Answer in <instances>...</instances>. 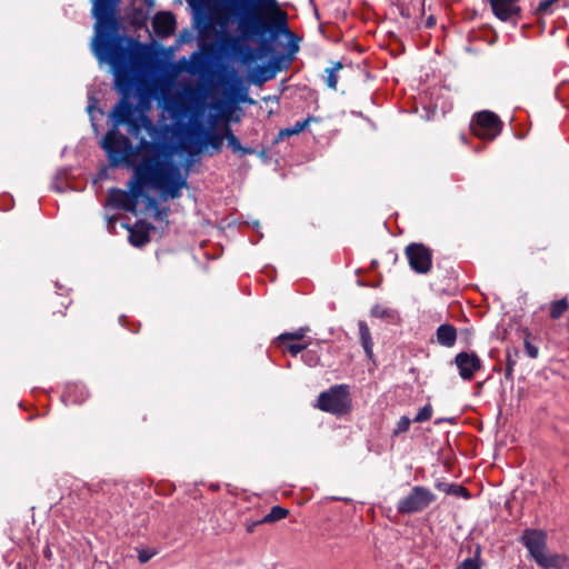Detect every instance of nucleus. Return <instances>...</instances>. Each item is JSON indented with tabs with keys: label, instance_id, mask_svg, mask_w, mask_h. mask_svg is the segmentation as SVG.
I'll list each match as a JSON object with an SVG mask.
<instances>
[{
	"label": "nucleus",
	"instance_id": "nucleus-1",
	"mask_svg": "<svg viewBox=\"0 0 569 569\" xmlns=\"http://www.w3.org/2000/svg\"><path fill=\"white\" fill-rule=\"evenodd\" d=\"M121 1L91 0V17L94 19L91 49L98 60H107L111 64L114 89L121 94L109 113L112 128L101 140V148L112 168L122 163L133 166L132 158L136 156L140 157V162L149 157L172 159L164 154V148L159 142V128L146 110L129 99L144 49L139 41L119 34L122 28Z\"/></svg>",
	"mask_w": 569,
	"mask_h": 569
},
{
	"label": "nucleus",
	"instance_id": "nucleus-2",
	"mask_svg": "<svg viewBox=\"0 0 569 569\" xmlns=\"http://www.w3.org/2000/svg\"><path fill=\"white\" fill-rule=\"evenodd\" d=\"M192 8L204 7V0H186ZM200 33L219 26L224 29L229 22L237 26L238 36L223 33L221 48L250 64L272 51L271 42L279 34L292 37L288 16L277 0H240L223 7H209Z\"/></svg>",
	"mask_w": 569,
	"mask_h": 569
},
{
	"label": "nucleus",
	"instance_id": "nucleus-3",
	"mask_svg": "<svg viewBox=\"0 0 569 569\" xmlns=\"http://www.w3.org/2000/svg\"><path fill=\"white\" fill-rule=\"evenodd\" d=\"M189 169H182L173 159L146 158L134 167V174L128 181V190L111 188L108 206L112 209L137 212L143 187L157 190L162 200L177 199L188 187Z\"/></svg>",
	"mask_w": 569,
	"mask_h": 569
},
{
	"label": "nucleus",
	"instance_id": "nucleus-4",
	"mask_svg": "<svg viewBox=\"0 0 569 569\" xmlns=\"http://www.w3.org/2000/svg\"><path fill=\"white\" fill-rule=\"evenodd\" d=\"M520 542L527 548L535 562L543 569H562L567 566L568 558L563 553H550L547 551V535L542 530L526 529L520 537Z\"/></svg>",
	"mask_w": 569,
	"mask_h": 569
},
{
	"label": "nucleus",
	"instance_id": "nucleus-5",
	"mask_svg": "<svg viewBox=\"0 0 569 569\" xmlns=\"http://www.w3.org/2000/svg\"><path fill=\"white\" fill-rule=\"evenodd\" d=\"M316 407L321 411L335 416H343L351 408L350 390L348 385H336L318 396Z\"/></svg>",
	"mask_w": 569,
	"mask_h": 569
},
{
	"label": "nucleus",
	"instance_id": "nucleus-6",
	"mask_svg": "<svg viewBox=\"0 0 569 569\" xmlns=\"http://www.w3.org/2000/svg\"><path fill=\"white\" fill-rule=\"evenodd\" d=\"M201 134L202 129L200 126L188 129L182 141L183 150L190 154L199 153L204 144L210 146L216 152L221 150L223 139H226L224 133L219 134L210 131L206 134V140L202 139Z\"/></svg>",
	"mask_w": 569,
	"mask_h": 569
},
{
	"label": "nucleus",
	"instance_id": "nucleus-7",
	"mask_svg": "<svg viewBox=\"0 0 569 569\" xmlns=\"http://www.w3.org/2000/svg\"><path fill=\"white\" fill-rule=\"evenodd\" d=\"M436 500L433 492L421 486H416L410 493L397 503L398 512L402 515L417 513L429 507Z\"/></svg>",
	"mask_w": 569,
	"mask_h": 569
},
{
	"label": "nucleus",
	"instance_id": "nucleus-8",
	"mask_svg": "<svg viewBox=\"0 0 569 569\" xmlns=\"http://www.w3.org/2000/svg\"><path fill=\"white\" fill-rule=\"evenodd\" d=\"M502 122L499 117L491 111L478 112L470 124L472 133L482 140H493L501 131Z\"/></svg>",
	"mask_w": 569,
	"mask_h": 569
},
{
	"label": "nucleus",
	"instance_id": "nucleus-9",
	"mask_svg": "<svg viewBox=\"0 0 569 569\" xmlns=\"http://www.w3.org/2000/svg\"><path fill=\"white\" fill-rule=\"evenodd\" d=\"M410 268L417 273H428L432 266V253L422 243H410L405 249Z\"/></svg>",
	"mask_w": 569,
	"mask_h": 569
},
{
	"label": "nucleus",
	"instance_id": "nucleus-10",
	"mask_svg": "<svg viewBox=\"0 0 569 569\" xmlns=\"http://www.w3.org/2000/svg\"><path fill=\"white\" fill-rule=\"evenodd\" d=\"M455 365L458 368L459 376L463 380H471L475 373L482 367L481 359L475 352H459L455 357Z\"/></svg>",
	"mask_w": 569,
	"mask_h": 569
},
{
	"label": "nucleus",
	"instance_id": "nucleus-11",
	"mask_svg": "<svg viewBox=\"0 0 569 569\" xmlns=\"http://www.w3.org/2000/svg\"><path fill=\"white\" fill-rule=\"evenodd\" d=\"M152 28L157 36L169 37L174 33L176 18L169 11L158 12L152 20Z\"/></svg>",
	"mask_w": 569,
	"mask_h": 569
},
{
	"label": "nucleus",
	"instance_id": "nucleus-12",
	"mask_svg": "<svg viewBox=\"0 0 569 569\" xmlns=\"http://www.w3.org/2000/svg\"><path fill=\"white\" fill-rule=\"evenodd\" d=\"M490 4L496 17L502 21L510 20L520 12L517 0H490Z\"/></svg>",
	"mask_w": 569,
	"mask_h": 569
},
{
	"label": "nucleus",
	"instance_id": "nucleus-13",
	"mask_svg": "<svg viewBox=\"0 0 569 569\" xmlns=\"http://www.w3.org/2000/svg\"><path fill=\"white\" fill-rule=\"evenodd\" d=\"M153 226L146 222H137L132 228H129V241L133 247H142L150 241L149 232Z\"/></svg>",
	"mask_w": 569,
	"mask_h": 569
},
{
	"label": "nucleus",
	"instance_id": "nucleus-14",
	"mask_svg": "<svg viewBox=\"0 0 569 569\" xmlns=\"http://www.w3.org/2000/svg\"><path fill=\"white\" fill-rule=\"evenodd\" d=\"M437 342L446 348H451L457 341V329L450 323H443L436 331Z\"/></svg>",
	"mask_w": 569,
	"mask_h": 569
},
{
	"label": "nucleus",
	"instance_id": "nucleus-15",
	"mask_svg": "<svg viewBox=\"0 0 569 569\" xmlns=\"http://www.w3.org/2000/svg\"><path fill=\"white\" fill-rule=\"evenodd\" d=\"M224 137L227 139L228 147L231 148L234 153H238L241 157L254 153V149L243 147L240 143V140L234 136L232 129L228 124L224 127Z\"/></svg>",
	"mask_w": 569,
	"mask_h": 569
},
{
	"label": "nucleus",
	"instance_id": "nucleus-16",
	"mask_svg": "<svg viewBox=\"0 0 569 569\" xmlns=\"http://www.w3.org/2000/svg\"><path fill=\"white\" fill-rule=\"evenodd\" d=\"M313 120H315L313 117H308L302 121L296 122L290 128L281 129L274 139V143H279L280 141H283L284 139H287L289 137L297 136V134L301 133L309 126V123Z\"/></svg>",
	"mask_w": 569,
	"mask_h": 569
},
{
	"label": "nucleus",
	"instance_id": "nucleus-17",
	"mask_svg": "<svg viewBox=\"0 0 569 569\" xmlns=\"http://www.w3.org/2000/svg\"><path fill=\"white\" fill-rule=\"evenodd\" d=\"M358 327L361 346L363 347L367 357L371 359L373 357V341L370 329L362 320L358 322Z\"/></svg>",
	"mask_w": 569,
	"mask_h": 569
},
{
	"label": "nucleus",
	"instance_id": "nucleus-18",
	"mask_svg": "<svg viewBox=\"0 0 569 569\" xmlns=\"http://www.w3.org/2000/svg\"><path fill=\"white\" fill-rule=\"evenodd\" d=\"M436 487L440 491H443V492H446L447 495H450V496L462 497V498H466V499H468L470 497V493H469L468 489L466 487L461 486V485L448 483V482H438Z\"/></svg>",
	"mask_w": 569,
	"mask_h": 569
},
{
	"label": "nucleus",
	"instance_id": "nucleus-19",
	"mask_svg": "<svg viewBox=\"0 0 569 569\" xmlns=\"http://www.w3.org/2000/svg\"><path fill=\"white\" fill-rule=\"evenodd\" d=\"M147 207L148 209H151L153 211L154 219L158 221H164L166 224L169 223L168 221V212L169 208H160L158 206L157 200L153 197H147Z\"/></svg>",
	"mask_w": 569,
	"mask_h": 569
},
{
	"label": "nucleus",
	"instance_id": "nucleus-20",
	"mask_svg": "<svg viewBox=\"0 0 569 569\" xmlns=\"http://www.w3.org/2000/svg\"><path fill=\"white\" fill-rule=\"evenodd\" d=\"M289 511L286 508L280 506H274L271 508L270 512L267 513L259 522L272 523L284 519L288 516Z\"/></svg>",
	"mask_w": 569,
	"mask_h": 569
},
{
	"label": "nucleus",
	"instance_id": "nucleus-21",
	"mask_svg": "<svg viewBox=\"0 0 569 569\" xmlns=\"http://www.w3.org/2000/svg\"><path fill=\"white\" fill-rule=\"evenodd\" d=\"M256 78L253 82L256 84L261 86L266 81H269L274 78L276 72L274 70L270 69L269 67H258L256 70Z\"/></svg>",
	"mask_w": 569,
	"mask_h": 569
},
{
	"label": "nucleus",
	"instance_id": "nucleus-22",
	"mask_svg": "<svg viewBox=\"0 0 569 569\" xmlns=\"http://www.w3.org/2000/svg\"><path fill=\"white\" fill-rule=\"evenodd\" d=\"M568 310V301L566 298L551 302L550 305V317L552 319H559Z\"/></svg>",
	"mask_w": 569,
	"mask_h": 569
},
{
	"label": "nucleus",
	"instance_id": "nucleus-23",
	"mask_svg": "<svg viewBox=\"0 0 569 569\" xmlns=\"http://www.w3.org/2000/svg\"><path fill=\"white\" fill-rule=\"evenodd\" d=\"M340 69H342V63L336 62L331 68L326 70V72H327L326 83L332 90L337 89V83H338L337 72Z\"/></svg>",
	"mask_w": 569,
	"mask_h": 569
},
{
	"label": "nucleus",
	"instance_id": "nucleus-24",
	"mask_svg": "<svg viewBox=\"0 0 569 569\" xmlns=\"http://www.w3.org/2000/svg\"><path fill=\"white\" fill-rule=\"evenodd\" d=\"M307 328H299L293 332H284L277 338L279 342L298 341L305 338Z\"/></svg>",
	"mask_w": 569,
	"mask_h": 569
},
{
	"label": "nucleus",
	"instance_id": "nucleus-25",
	"mask_svg": "<svg viewBox=\"0 0 569 569\" xmlns=\"http://www.w3.org/2000/svg\"><path fill=\"white\" fill-rule=\"evenodd\" d=\"M523 346L528 357H530L531 359L538 358L539 348L532 343L531 333L527 330L525 331Z\"/></svg>",
	"mask_w": 569,
	"mask_h": 569
},
{
	"label": "nucleus",
	"instance_id": "nucleus-26",
	"mask_svg": "<svg viewBox=\"0 0 569 569\" xmlns=\"http://www.w3.org/2000/svg\"><path fill=\"white\" fill-rule=\"evenodd\" d=\"M232 92L239 101L249 103L253 102L251 99L248 98V89L239 80L233 86Z\"/></svg>",
	"mask_w": 569,
	"mask_h": 569
},
{
	"label": "nucleus",
	"instance_id": "nucleus-27",
	"mask_svg": "<svg viewBox=\"0 0 569 569\" xmlns=\"http://www.w3.org/2000/svg\"><path fill=\"white\" fill-rule=\"evenodd\" d=\"M431 417H432V407H431V405L428 403V405L423 406L418 411V413L413 418V421L415 422H425V421H428L429 419H431Z\"/></svg>",
	"mask_w": 569,
	"mask_h": 569
},
{
	"label": "nucleus",
	"instance_id": "nucleus-28",
	"mask_svg": "<svg viewBox=\"0 0 569 569\" xmlns=\"http://www.w3.org/2000/svg\"><path fill=\"white\" fill-rule=\"evenodd\" d=\"M410 422L411 420L408 417H401L397 423V428L395 429L393 435L397 436L402 432H406L410 427Z\"/></svg>",
	"mask_w": 569,
	"mask_h": 569
},
{
	"label": "nucleus",
	"instance_id": "nucleus-29",
	"mask_svg": "<svg viewBox=\"0 0 569 569\" xmlns=\"http://www.w3.org/2000/svg\"><path fill=\"white\" fill-rule=\"evenodd\" d=\"M558 0H542L538 4L536 12L539 14H547L550 11V8L557 2Z\"/></svg>",
	"mask_w": 569,
	"mask_h": 569
},
{
	"label": "nucleus",
	"instance_id": "nucleus-30",
	"mask_svg": "<svg viewBox=\"0 0 569 569\" xmlns=\"http://www.w3.org/2000/svg\"><path fill=\"white\" fill-rule=\"evenodd\" d=\"M457 569H480L478 559L467 558L465 559Z\"/></svg>",
	"mask_w": 569,
	"mask_h": 569
},
{
	"label": "nucleus",
	"instance_id": "nucleus-31",
	"mask_svg": "<svg viewBox=\"0 0 569 569\" xmlns=\"http://www.w3.org/2000/svg\"><path fill=\"white\" fill-rule=\"evenodd\" d=\"M516 363H517L516 360L510 355H508L506 370H505L506 379L512 380V373H513Z\"/></svg>",
	"mask_w": 569,
	"mask_h": 569
},
{
	"label": "nucleus",
	"instance_id": "nucleus-32",
	"mask_svg": "<svg viewBox=\"0 0 569 569\" xmlns=\"http://www.w3.org/2000/svg\"><path fill=\"white\" fill-rule=\"evenodd\" d=\"M371 316L372 317H376V318H386V317H389L390 316V311L386 308H383L382 306H375L372 309H371Z\"/></svg>",
	"mask_w": 569,
	"mask_h": 569
},
{
	"label": "nucleus",
	"instance_id": "nucleus-33",
	"mask_svg": "<svg viewBox=\"0 0 569 569\" xmlns=\"http://www.w3.org/2000/svg\"><path fill=\"white\" fill-rule=\"evenodd\" d=\"M306 348H307V345H299V343H289L286 346L287 351L293 357H296L298 353H300Z\"/></svg>",
	"mask_w": 569,
	"mask_h": 569
},
{
	"label": "nucleus",
	"instance_id": "nucleus-34",
	"mask_svg": "<svg viewBox=\"0 0 569 569\" xmlns=\"http://www.w3.org/2000/svg\"><path fill=\"white\" fill-rule=\"evenodd\" d=\"M178 107L181 112H187L189 110V108L186 106L184 99L182 97H180L178 99Z\"/></svg>",
	"mask_w": 569,
	"mask_h": 569
},
{
	"label": "nucleus",
	"instance_id": "nucleus-35",
	"mask_svg": "<svg viewBox=\"0 0 569 569\" xmlns=\"http://www.w3.org/2000/svg\"><path fill=\"white\" fill-rule=\"evenodd\" d=\"M262 522H259L258 521H253V522H250V523H247V532L249 533H252L254 531V528L258 526V525H261Z\"/></svg>",
	"mask_w": 569,
	"mask_h": 569
},
{
	"label": "nucleus",
	"instance_id": "nucleus-36",
	"mask_svg": "<svg viewBox=\"0 0 569 569\" xmlns=\"http://www.w3.org/2000/svg\"><path fill=\"white\" fill-rule=\"evenodd\" d=\"M150 557H151V556H150V555H148V553H147V552H144V551H143V552H140V553H139V561H140V562H142V563H144V562H147V561L150 559Z\"/></svg>",
	"mask_w": 569,
	"mask_h": 569
},
{
	"label": "nucleus",
	"instance_id": "nucleus-37",
	"mask_svg": "<svg viewBox=\"0 0 569 569\" xmlns=\"http://www.w3.org/2000/svg\"><path fill=\"white\" fill-rule=\"evenodd\" d=\"M92 109H93V107H92V106H89V107H88V111H89V112H91V110H92Z\"/></svg>",
	"mask_w": 569,
	"mask_h": 569
},
{
	"label": "nucleus",
	"instance_id": "nucleus-38",
	"mask_svg": "<svg viewBox=\"0 0 569 569\" xmlns=\"http://www.w3.org/2000/svg\"><path fill=\"white\" fill-rule=\"evenodd\" d=\"M431 24H432V20H431V19H429V20H428V26H431Z\"/></svg>",
	"mask_w": 569,
	"mask_h": 569
}]
</instances>
